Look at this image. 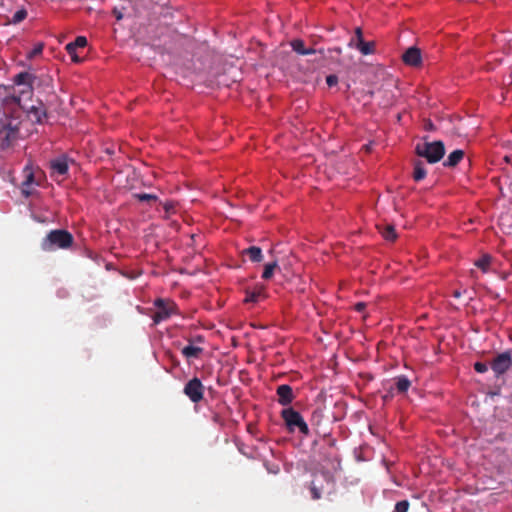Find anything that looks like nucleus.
I'll return each mask as SVG.
<instances>
[{
	"label": "nucleus",
	"mask_w": 512,
	"mask_h": 512,
	"mask_svg": "<svg viewBox=\"0 0 512 512\" xmlns=\"http://www.w3.org/2000/svg\"><path fill=\"white\" fill-rule=\"evenodd\" d=\"M292 49L300 55H311L319 53L321 58H324V52L322 49L316 50L314 48H305L304 41L301 39H294L291 42Z\"/></svg>",
	"instance_id": "9d476101"
},
{
	"label": "nucleus",
	"mask_w": 512,
	"mask_h": 512,
	"mask_svg": "<svg viewBox=\"0 0 512 512\" xmlns=\"http://www.w3.org/2000/svg\"><path fill=\"white\" fill-rule=\"evenodd\" d=\"M33 182H34V175L32 172H29L26 175L25 180L22 182V185H21V192L25 197H29L31 195V193H32L31 190H26V187H30Z\"/></svg>",
	"instance_id": "aec40b11"
},
{
	"label": "nucleus",
	"mask_w": 512,
	"mask_h": 512,
	"mask_svg": "<svg viewBox=\"0 0 512 512\" xmlns=\"http://www.w3.org/2000/svg\"><path fill=\"white\" fill-rule=\"evenodd\" d=\"M44 45L42 43H37L34 48L27 54L29 59H32L38 55H40L43 51Z\"/></svg>",
	"instance_id": "bb28decb"
},
{
	"label": "nucleus",
	"mask_w": 512,
	"mask_h": 512,
	"mask_svg": "<svg viewBox=\"0 0 512 512\" xmlns=\"http://www.w3.org/2000/svg\"><path fill=\"white\" fill-rule=\"evenodd\" d=\"M32 113L34 114L37 122H42V116H46V112L44 110H41V109H37V108H34L32 110Z\"/></svg>",
	"instance_id": "7c9ffc66"
},
{
	"label": "nucleus",
	"mask_w": 512,
	"mask_h": 512,
	"mask_svg": "<svg viewBox=\"0 0 512 512\" xmlns=\"http://www.w3.org/2000/svg\"><path fill=\"white\" fill-rule=\"evenodd\" d=\"M163 208L167 214L174 212L175 204L172 201L166 202L163 204Z\"/></svg>",
	"instance_id": "473e14b6"
},
{
	"label": "nucleus",
	"mask_w": 512,
	"mask_h": 512,
	"mask_svg": "<svg viewBox=\"0 0 512 512\" xmlns=\"http://www.w3.org/2000/svg\"><path fill=\"white\" fill-rule=\"evenodd\" d=\"M3 132H5V128L4 127L2 129H0V134H2Z\"/></svg>",
	"instance_id": "79ce46f5"
},
{
	"label": "nucleus",
	"mask_w": 512,
	"mask_h": 512,
	"mask_svg": "<svg viewBox=\"0 0 512 512\" xmlns=\"http://www.w3.org/2000/svg\"><path fill=\"white\" fill-rule=\"evenodd\" d=\"M411 386L410 380L406 376H399L395 379V387L399 393H405Z\"/></svg>",
	"instance_id": "2eb2a0df"
},
{
	"label": "nucleus",
	"mask_w": 512,
	"mask_h": 512,
	"mask_svg": "<svg viewBox=\"0 0 512 512\" xmlns=\"http://www.w3.org/2000/svg\"><path fill=\"white\" fill-rule=\"evenodd\" d=\"M491 261L492 257L488 254H485L475 262V265L483 272H487L490 267Z\"/></svg>",
	"instance_id": "412c9836"
},
{
	"label": "nucleus",
	"mask_w": 512,
	"mask_h": 512,
	"mask_svg": "<svg viewBox=\"0 0 512 512\" xmlns=\"http://www.w3.org/2000/svg\"><path fill=\"white\" fill-rule=\"evenodd\" d=\"M112 13L118 21L123 18L122 12L117 8H114Z\"/></svg>",
	"instance_id": "f704fd0d"
},
{
	"label": "nucleus",
	"mask_w": 512,
	"mask_h": 512,
	"mask_svg": "<svg viewBox=\"0 0 512 512\" xmlns=\"http://www.w3.org/2000/svg\"><path fill=\"white\" fill-rule=\"evenodd\" d=\"M355 310L358 311V312H363L366 308V303L364 302H358L355 304Z\"/></svg>",
	"instance_id": "72a5a7b5"
},
{
	"label": "nucleus",
	"mask_w": 512,
	"mask_h": 512,
	"mask_svg": "<svg viewBox=\"0 0 512 512\" xmlns=\"http://www.w3.org/2000/svg\"><path fill=\"white\" fill-rule=\"evenodd\" d=\"M425 128L427 130H431V129H433V124L429 121L428 123H426Z\"/></svg>",
	"instance_id": "ea45409f"
},
{
	"label": "nucleus",
	"mask_w": 512,
	"mask_h": 512,
	"mask_svg": "<svg viewBox=\"0 0 512 512\" xmlns=\"http://www.w3.org/2000/svg\"><path fill=\"white\" fill-rule=\"evenodd\" d=\"M73 235L65 229L51 230L41 241V249L51 252L57 249H68L73 245Z\"/></svg>",
	"instance_id": "f257e3e1"
},
{
	"label": "nucleus",
	"mask_w": 512,
	"mask_h": 512,
	"mask_svg": "<svg viewBox=\"0 0 512 512\" xmlns=\"http://www.w3.org/2000/svg\"><path fill=\"white\" fill-rule=\"evenodd\" d=\"M276 394L278 396V403L282 406L290 405L295 398L292 387L287 384L278 386Z\"/></svg>",
	"instance_id": "0eeeda50"
},
{
	"label": "nucleus",
	"mask_w": 512,
	"mask_h": 512,
	"mask_svg": "<svg viewBox=\"0 0 512 512\" xmlns=\"http://www.w3.org/2000/svg\"><path fill=\"white\" fill-rule=\"evenodd\" d=\"M72 60L74 62H79L80 61V58L76 55V53L74 52L73 55H70Z\"/></svg>",
	"instance_id": "58836bf2"
},
{
	"label": "nucleus",
	"mask_w": 512,
	"mask_h": 512,
	"mask_svg": "<svg viewBox=\"0 0 512 512\" xmlns=\"http://www.w3.org/2000/svg\"><path fill=\"white\" fill-rule=\"evenodd\" d=\"M355 47L363 55H369L374 53V42H365L364 40H361L359 43H355Z\"/></svg>",
	"instance_id": "a211bd4d"
},
{
	"label": "nucleus",
	"mask_w": 512,
	"mask_h": 512,
	"mask_svg": "<svg viewBox=\"0 0 512 512\" xmlns=\"http://www.w3.org/2000/svg\"><path fill=\"white\" fill-rule=\"evenodd\" d=\"M263 292V288L254 291H246L245 303H256L259 300L260 295Z\"/></svg>",
	"instance_id": "4be33fe9"
},
{
	"label": "nucleus",
	"mask_w": 512,
	"mask_h": 512,
	"mask_svg": "<svg viewBox=\"0 0 512 512\" xmlns=\"http://www.w3.org/2000/svg\"><path fill=\"white\" fill-rule=\"evenodd\" d=\"M202 351L203 349L201 347L188 345L185 346L181 352L186 358H197L202 353Z\"/></svg>",
	"instance_id": "dca6fc26"
},
{
	"label": "nucleus",
	"mask_w": 512,
	"mask_h": 512,
	"mask_svg": "<svg viewBox=\"0 0 512 512\" xmlns=\"http://www.w3.org/2000/svg\"><path fill=\"white\" fill-rule=\"evenodd\" d=\"M157 311L152 316L155 324L167 320L172 314L175 313L176 306L173 302L165 301L164 299L155 300Z\"/></svg>",
	"instance_id": "39448f33"
},
{
	"label": "nucleus",
	"mask_w": 512,
	"mask_h": 512,
	"mask_svg": "<svg viewBox=\"0 0 512 512\" xmlns=\"http://www.w3.org/2000/svg\"><path fill=\"white\" fill-rule=\"evenodd\" d=\"M320 416H321V411H314L313 414H312L311 421H315L316 418H319Z\"/></svg>",
	"instance_id": "e433bc0d"
},
{
	"label": "nucleus",
	"mask_w": 512,
	"mask_h": 512,
	"mask_svg": "<svg viewBox=\"0 0 512 512\" xmlns=\"http://www.w3.org/2000/svg\"><path fill=\"white\" fill-rule=\"evenodd\" d=\"M2 148H6L9 146V133H6L5 139L1 144Z\"/></svg>",
	"instance_id": "c9c22d12"
},
{
	"label": "nucleus",
	"mask_w": 512,
	"mask_h": 512,
	"mask_svg": "<svg viewBox=\"0 0 512 512\" xmlns=\"http://www.w3.org/2000/svg\"><path fill=\"white\" fill-rule=\"evenodd\" d=\"M87 45V39L84 36H78L74 42L66 45V50L69 55H73L76 48H84Z\"/></svg>",
	"instance_id": "4468645a"
},
{
	"label": "nucleus",
	"mask_w": 512,
	"mask_h": 512,
	"mask_svg": "<svg viewBox=\"0 0 512 512\" xmlns=\"http://www.w3.org/2000/svg\"><path fill=\"white\" fill-rule=\"evenodd\" d=\"M26 17H27V11L25 9H20L13 14L11 22L13 24H18V23L22 22Z\"/></svg>",
	"instance_id": "393cba45"
},
{
	"label": "nucleus",
	"mask_w": 512,
	"mask_h": 512,
	"mask_svg": "<svg viewBox=\"0 0 512 512\" xmlns=\"http://www.w3.org/2000/svg\"><path fill=\"white\" fill-rule=\"evenodd\" d=\"M34 79L35 77L32 74L28 72H21L14 77V83L16 85H28L31 87Z\"/></svg>",
	"instance_id": "ddd939ff"
},
{
	"label": "nucleus",
	"mask_w": 512,
	"mask_h": 512,
	"mask_svg": "<svg viewBox=\"0 0 512 512\" xmlns=\"http://www.w3.org/2000/svg\"><path fill=\"white\" fill-rule=\"evenodd\" d=\"M409 506L410 504L407 500L399 501L395 504L394 510L392 512H407Z\"/></svg>",
	"instance_id": "a878e982"
},
{
	"label": "nucleus",
	"mask_w": 512,
	"mask_h": 512,
	"mask_svg": "<svg viewBox=\"0 0 512 512\" xmlns=\"http://www.w3.org/2000/svg\"><path fill=\"white\" fill-rule=\"evenodd\" d=\"M326 83L329 87L335 86L338 83V77L336 75H328L326 77Z\"/></svg>",
	"instance_id": "2f4dec72"
},
{
	"label": "nucleus",
	"mask_w": 512,
	"mask_h": 512,
	"mask_svg": "<svg viewBox=\"0 0 512 512\" xmlns=\"http://www.w3.org/2000/svg\"><path fill=\"white\" fill-rule=\"evenodd\" d=\"M276 269H279L277 261H274V262H271V263H267L264 266V270H263V273H262V279H264V280L271 279L273 277L274 271Z\"/></svg>",
	"instance_id": "6ab92c4d"
},
{
	"label": "nucleus",
	"mask_w": 512,
	"mask_h": 512,
	"mask_svg": "<svg viewBox=\"0 0 512 512\" xmlns=\"http://www.w3.org/2000/svg\"><path fill=\"white\" fill-rule=\"evenodd\" d=\"M402 60L406 65L417 67L421 64V51L416 47L408 48L402 55Z\"/></svg>",
	"instance_id": "6e6552de"
},
{
	"label": "nucleus",
	"mask_w": 512,
	"mask_h": 512,
	"mask_svg": "<svg viewBox=\"0 0 512 512\" xmlns=\"http://www.w3.org/2000/svg\"><path fill=\"white\" fill-rule=\"evenodd\" d=\"M474 369L478 373H485L488 370V366H487V364H485L483 362H476L474 364Z\"/></svg>",
	"instance_id": "c756f323"
},
{
	"label": "nucleus",
	"mask_w": 512,
	"mask_h": 512,
	"mask_svg": "<svg viewBox=\"0 0 512 512\" xmlns=\"http://www.w3.org/2000/svg\"><path fill=\"white\" fill-rule=\"evenodd\" d=\"M242 255L248 256L252 262H261L263 260L262 250L257 246H250L244 249Z\"/></svg>",
	"instance_id": "f8f14e48"
},
{
	"label": "nucleus",
	"mask_w": 512,
	"mask_h": 512,
	"mask_svg": "<svg viewBox=\"0 0 512 512\" xmlns=\"http://www.w3.org/2000/svg\"><path fill=\"white\" fill-rule=\"evenodd\" d=\"M281 417L290 432L296 429L303 435H309V427L301 414L292 407L285 408L281 411Z\"/></svg>",
	"instance_id": "7ed1b4c3"
},
{
	"label": "nucleus",
	"mask_w": 512,
	"mask_h": 512,
	"mask_svg": "<svg viewBox=\"0 0 512 512\" xmlns=\"http://www.w3.org/2000/svg\"><path fill=\"white\" fill-rule=\"evenodd\" d=\"M461 295H462V291H460V290H455V291L453 292V296H454L455 298H460V297H461Z\"/></svg>",
	"instance_id": "4c0bfd02"
},
{
	"label": "nucleus",
	"mask_w": 512,
	"mask_h": 512,
	"mask_svg": "<svg viewBox=\"0 0 512 512\" xmlns=\"http://www.w3.org/2000/svg\"><path fill=\"white\" fill-rule=\"evenodd\" d=\"M415 153L419 157H423L428 163L434 164L439 162L445 154V146L442 141L418 143L415 147Z\"/></svg>",
	"instance_id": "f03ea898"
},
{
	"label": "nucleus",
	"mask_w": 512,
	"mask_h": 512,
	"mask_svg": "<svg viewBox=\"0 0 512 512\" xmlns=\"http://www.w3.org/2000/svg\"><path fill=\"white\" fill-rule=\"evenodd\" d=\"M465 153L463 150L461 149H457V150H454L453 152H451L447 159L444 161L443 165L445 167H449V168H453V167H456L459 162L463 159Z\"/></svg>",
	"instance_id": "9b49d317"
},
{
	"label": "nucleus",
	"mask_w": 512,
	"mask_h": 512,
	"mask_svg": "<svg viewBox=\"0 0 512 512\" xmlns=\"http://www.w3.org/2000/svg\"><path fill=\"white\" fill-rule=\"evenodd\" d=\"M51 175L64 176L68 173V161L66 157H59L50 161Z\"/></svg>",
	"instance_id": "1a4fd4ad"
},
{
	"label": "nucleus",
	"mask_w": 512,
	"mask_h": 512,
	"mask_svg": "<svg viewBox=\"0 0 512 512\" xmlns=\"http://www.w3.org/2000/svg\"><path fill=\"white\" fill-rule=\"evenodd\" d=\"M331 51H334V52H336L337 54H341V53H342V50H341V48H339V47H336V48L332 49Z\"/></svg>",
	"instance_id": "a19ab883"
},
{
	"label": "nucleus",
	"mask_w": 512,
	"mask_h": 512,
	"mask_svg": "<svg viewBox=\"0 0 512 512\" xmlns=\"http://www.w3.org/2000/svg\"><path fill=\"white\" fill-rule=\"evenodd\" d=\"M310 491H311L312 499L318 500L321 498L322 491L314 484V482H312L310 485Z\"/></svg>",
	"instance_id": "c85d7f7f"
},
{
	"label": "nucleus",
	"mask_w": 512,
	"mask_h": 512,
	"mask_svg": "<svg viewBox=\"0 0 512 512\" xmlns=\"http://www.w3.org/2000/svg\"><path fill=\"white\" fill-rule=\"evenodd\" d=\"M134 197L140 201V202H156L158 200V197L154 194H148V193H136L134 194Z\"/></svg>",
	"instance_id": "b1692460"
},
{
	"label": "nucleus",
	"mask_w": 512,
	"mask_h": 512,
	"mask_svg": "<svg viewBox=\"0 0 512 512\" xmlns=\"http://www.w3.org/2000/svg\"><path fill=\"white\" fill-rule=\"evenodd\" d=\"M426 170L424 168V164L421 161H417L414 164V172H413V178L415 181H421L426 177Z\"/></svg>",
	"instance_id": "f3484780"
},
{
	"label": "nucleus",
	"mask_w": 512,
	"mask_h": 512,
	"mask_svg": "<svg viewBox=\"0 0 512 512\" xmlns=\"http://www.w3.org/2000/svg\"><path fill=\"white\" fill-rule=\"evenodd\" d=\"M205 387L202 384L201 380L197 377L189 380L184 388L183 393L190 399L193 403H199L204 398Z\"/></svg>",
	"instance_id": "20e7f679"
},
{
	"label": "nucleus",
	"mask_w": 512,
	"mask_h": 512,
	"mask_svg": "<svg viewBox=\"0 0 512 512\" xmlns=\"http://www.w3.org/2000/svg\"><path fill=\"white\" fill-rule=\"evenodd\" d=\"M382 236L388 241H394L397 238L395 228L392 225H386L381 231Z\"/></svg>",
	"instance_id": "5701e85b"
},
{
	"label": "nucleus",
	"mask_w": 512,
	"mask_h": 512,
	"mask_svg": "<svg viewBox=\"0 0 512 512\" xmlns=\"http://www.w3.org/2000/svg\"><path fill=\"white\" fill-rule=\"evenodd\" d=\"M361 40H364L363 34H362V29L360 27H357L355 29V37L350 40L349 46L353 47V46H355V43H359Z\"/></svg>",
	"instance_id": "cd10ccee"
},
{
	"label": "nucleus",
	"mask_w": 512,
	"mask_h": 512,
	"mask_svg": "<svg viewBox=\"0 0 512 512\" xmlns=\"http://www.w3.org/2000/svg\"><path fill=\"white\" fill-rule=\"evenodd\" d=\"M512 365V357L509 351L498 354L491 363V368L497 375L504 374Z\"/></svg>",
	"instance_id": "423d86ee"
}]
</instances>
